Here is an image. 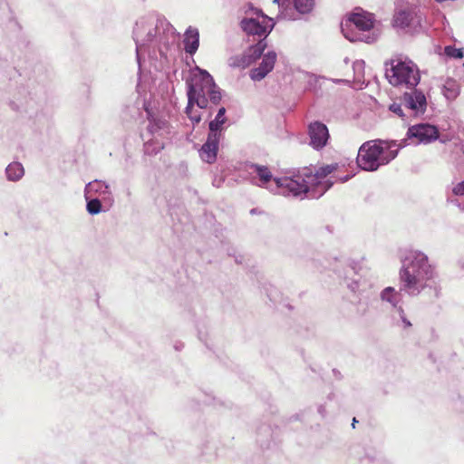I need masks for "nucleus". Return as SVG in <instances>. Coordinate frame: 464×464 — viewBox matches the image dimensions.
<instances>
[{
	"instance_id": "obj_20",
	"label": "nucleus",
	"mask_w": 464,
	"mask_h": 464,
	"mask_svg": "<svg viewBox=\"0 0 464 464\" xmlns=\"http://www.w3.org/2000/svg\"><path fill=\"white\" fill-rule=\"evenodd\" d=\"M184 48L187 53L193 55L199 46V32L197 28L189 26L184 34Z\"/></svg>"
},
{
	"instance_id": "obj_3",
	"label": "nucleus",
	"mask_w": 464,
	"mask_h": 464,
	"mask_svg": "<svg viewBox=\"0 0 464 464\" xmlns=\"http://www.w3.org/2000/svg\"><path fill=\"white\" fill-rule=\"evenodd\" d=\"M337 165L331 164L318 168L314 172L304 168L276 178L278 190L275 194L285 197L321 198L334 184L328 175L333 173Z\"/></svg>"
},
{
	"instance_id": "obj_29",
	"label": "nucleus",
	"mask_w": 464,
	"mask_h": 464,
	"mask_svg": "<svg viewBox=\"0 0 464 464\" xmlns=\"http://www.w3.org/2000/svg\"><path fill=\"white\" fill-rule=\"evenodd\" d=\"M444 53L450 58L461 59L464 56L463 49L448 45L444 48Z\"/></svg>"
},
{
	"instance_id": "obj_8",
	"label": "nucleus",
	"mask_w": 464,
	"mask_h": 464,
	"mask_svg": "<svg viewBox=\"0 0 464 464\" xmlns=\"http://www.w3.org/2000/svg\"><path fill=\"white\" fill-rule=\"evenodd\" d=\"M255 16L245 17L240 22V26L248 37H253V42L263 41L274 27L273 19L266 15L261 10L255 9Z\"/></svg>"
},
{
	"instance_id": "obj_35",
	"label": "nucleus",
	"mask_w": 464,
	"mask_h": 464,
	"mask_svg": "<svg viewBox=\"0 0 464 464\" xmlns=\"http://www.w3.org/2000/svg\"><path fill=\"white\" fill-rule=\"evenodd\" d=\"M348 62H349L348 58H345V59H344V63H348Z\"/></svg>"
},
{
	"instance_id": "obj_21",
	"label": "nucleus",
	"mask_w": 464,
	"mask_h": 464,
	"mask_svg": "<svg viewBox=\"0 0 464 464\" xmlns=\"http://www.w3.org/2000/svg\"><path fill=\"white\" fill-rule=\"evenodd\" d=\"M273 3L277 4L279 7V13L276 15V20H288V21H295L299 19L290 7H289V0H274Z\"/></svg>"
},
{
	"instance_id": "obj_4",
	"label": "nucleus",
	"mask_w": 464,
	"mask_h": 464,
	"mask_svg": "<svg viewBox=\"0 0 464 464\" xmlns=\"http://www.w3.org/2000/svg\"><path fill=\"white\" fill-rule=\"evenodd\" d=\"M200 81L188 82V105L185 112L188 119L198 124L201 121V115L194 110V105L200 109L208 108V103L217 105L221 101V92L215 83L212 76L205 70H200Z\"/></svg>"
},
{
	"instance_id": "obj_2",
	"label": "nucleus",
	"mask_w": 464,
	"mask_h": 464,
	"mask_svg": "<svg viewBox=\"0 0 464 464\" xmlns=\"http://www.w3.org/2000/svg\"><path fill=\"white\" fill-rule=\"evenodd\" d=\"M177 33L165 16L150 13L139 17L132 30V38L136 44V58L140 66L143 55L155 54L156 51L163 53L162 48L173 44Z\"/></svg>"
},
{
	"instance_id": "obj_34",
	"label": "nucleus",
	"mask_w": 464,
	"mask_h": 464,
	"mask_svg": "<svg viewBox=\"0 0 464 464\" xmlns=\"http://www.w3.org/2000/svg\"><path fill=\"white\" fill-rule=\"evenodd\" d=\"M354 424H356V420L353 419V427L354 428Z\"/></svg>"
},
{
	"instance_id": "obj_1",
	"label": "nucleus",
	"mask_w": 464,
	"mask_h": 464,
	"mask_svg": "<svg viewBox=\"0 0 464 464\" xmlns=\"http://www.w3.org/2000/svg\"><path fill=\"white\" fill-rule=\"evenodd\" d=\"M399 290L392 286L383 288L380 299L394 308L400 305L401 293L411 297L428 295L438 298L440 293L439 275L428 256L420 250H411L401 258L399 269Z\"/></svg>"
},
{
	"instance_id": "obj_19",
	"label": "nucleus",
	"mask_w": 464,
	"mask_h": 464,
	"mask_svg": "<svg viewBox=\"0 0 464 464\" xmlns=\"http://www.w3.org/2000/svg\"><path fill=\"white\" fill-rule=\"evenodd\" d=\"M446 201L449 204L458 206L461 209V205L459 203L458 197H464V179L458 181L454 180L446 188Z\"/></svg>"
},
{
	"instance_id": "obj_25",
	"label": "nucleus",
	"mask_w": 464,
	"mask_h": 464,
	"mask_svg": "<svg viewBox=\"0 0 464 464\" xmlns=\"http://www.w3.org/2000/svg\"><path fill=\"white\" fill-rule=\"evenodd\" d=\"M442 92L447 100L453 101L459 95L460 85L456 80L449 78L443 84Z\"/></svg>"
},
{
	"instance_id": "obj_5",
	"label": "nucleus",
	"mask_w": 464,
	"mask_h": 464,
	"mask_svg": "<svg viewBox=\"0 0 464 464\" xmlns=\"http://www.w3.org/2000/svg\"><path fill=\"white\" fill-rule=\"evenodd\" d=\"M406 146V140H373L364 142L359 149L358 166L366 171H375L380 167L393 160L399 150Z\"/></svg>"
},
{
	"instance_id": "obj_10",
	"label": "nucleus",
	"mask_w": 464,
	"mask_h": 464,
	"mask_svg": "<svg viewBox=\"0 0 464 464\" xmlns=\"http://www.w3.org/2000/svg\"><path fill=\"white\" fill-rule=\"evenodd\" d=\"M343 284L354 295H362L368 287L367 281L358 273L355 266L348 264L338 271Z\"/></svg>"
},
{
	"instance_id": "obj_15",
	"label": "nucleus",
	"mask_w": 464,
	"mask_h": 464,
	"mask_svg": "<svg viewBox=\"0 0 464 464\" xmlns=\"http://www.w3.org/2000/svg\"><path fill=\"white\" fill-rule=\"evenodd\" d=\"M310 144L315 150L323 149L329 139V131L322 122L314 121L309 125Z\"/></svg>"
},
{
	"instance_id": "obj_27",
	"label": "nucleus",
	"mask_w": 464,
	"mask_h": 464,
	"mask_svg": "<svg viewBox=\"0 0 464 464\" xmlns=\"http://www.w3.org/2000/svg\"><path fill=\"white\" fill-rule=\"evenodd\" d=\"M86 199V209L91 215H97L102 211V202L99 198H85Z\"/></svg>"
},
{
	"instance_id": "obj_26",
	"label": "nucleus",
	"mask_w": 464,
	"mask_h": 464,
	"mask_svg": "<svg viewBox=\"0 0 464 464\" xmlns=\"http://www.w3.org/2000/svg\"><path fill=\"white\" fill-rule=\"evenodd\" d=\"M295 13L298 14H310L314 7V0H293Z\"/></svg>"
},
{
	"instance_id": "obj_17",
	"label": "nucleus",
	"mask_w": 464,
	"mask_h": 464,
	"mask_svg": "<svg viewBox=\"0 0 464 464\" xmlns=\"http://www.w3.org/2000/svg\"><path fill=\"white\" fill-rule=\"evenodd\" d=\"M221 137L218 134H208L206 142L199 150V156L205 162L213 163L217 159Z\"/></svg>"
},
{
	"instance_id": "obj_6",
	"label": "nucleus",
	"mask_w": 464,
	"mask_h": 464,
	"mask_svg": "<svg viewBox=\"0 0 464 464\" xmlns=\"http://www.w3.org/2000/svg\"><path fill=\"white\" fill-rule=\"evenodd\" d=\"M343 36L350 42L373 43L378 38L373 14L361 9L350 14L341 24Z\"/></svg>"
},
{
	"instance_id": "obj_23",
	"label": "nucleus",
	"mask_w": 464,
	"mask_h": 464,
	"mask_svg": "<svg viewBox=\"0 0 464 464\" xmlns=\"http://www.w3.org/2000/svg\"><path fill=\"white\" fill-rule=\"evenodd\" d=\"M391 316L394 324H396L399 327L408 329L411 326V323L406 317L405 312L401 304L392 308Z\"/></svg>"
},
{
	"instance_id": "obj_18",
	"label": "nucleus",
	"mask_w": 464,
	"mask_h": 464,
	"mask_svg": "<svg viewBox=\"0 0 464 464\" xmlns=\"http://www.w3.org/2000/svg\"><path fill=\"white\" fill-rule=\"evenodd\" d=\"M419 23L415 11L410 7L400 9L393 16V25L398 28L405 29Z\"/></svg>"
},
{
	"instance_id": "obj_37",
	"label": "nucleus",
	"mask_w": 464,
	"mask_h": 464,
	"mask_svg": "<svg viewBox=\"0 0 464 464\" xmlns=\"http://www.w3.org/2000/svg\"><path fill=\"white\" fill-rule=\"evenodd\" d=\"M462 210H464V206L461 208Z\"/></svg>"
},
{
	"instance_id": "obj_14",
	"label": "nucleus",
	"mask_w": 464,
	"mask_h": 464,
	"mask_svg": "<svg viewBox=\"0 0 464 464\" xmlns=\"http://www.w3.org/2000/svg\"><path fill=\"white\" fill-rule=\"evenodd\" d=\"M276 58V53L274 51L265 53L258 66L249 72L251 80L255 82L263 80L274 69Z\"/></svg>"
},
{
	"instance_id": "obj_32",
	"label": "nucleus",
	"mask_w": 464,
	"mask_h": 464,
	"mask_svg": "<svg viewBox=\"0 0 464 464\" xmlns=\"http://www.w3.org/2000/svg\"><path fill=\"white\" fill-rule=\"evenodd\" d=\"M459 266L460 269L464 272V260H460L459 262Z\"/></svg>"
},
{
	"instance_id": "obj_12",
	"label": "nucleus",
	"mask_w": 464,
	"mask_h": 464,
	"mask_svg": "<svg viewBox=\"0 0 464 464\" xmlns=\"http://www.w3.org/2000/svg\"><path fill=\"white\" fill-rule=\"evenodd\" d=\"M406 137V141L411 140L416 145L420 143L429 144L439 139V130L434 125L420 123L411 126L407 130Z\"/></svg>"
},
{
	"instance_id": "obj_28",
	"label": "nucleus",
	"mask_w": 464,
	"mask_h": 464,
	"mask_svg": "<svg viewBox=\"0 0 464 464\" xmlns=\"http://www.w3.org/2000/svg\"><path fill=\"white\" fill-rule=\"evenodd\" d=\"M365 63L362 60H357L353 63V70L354 72V78L360 82L364 75Z\"/></svg>"
},
{
	"instance_id": "obj_22",
	"label": "nucleus",
	"mask_w": 464,
	"mask_h": 464,
	"mask_svg": "<svg viewBox=\"0 0 464 464\" xmlns=\"http://www.w3.org/2000/svg\"><path fill=\"white\" fill-rule=\"evenodd\" d=\"M226 108L221 107L218 109V113L214 120L210 121L208 123V129L210 134H218V136L222 137L223 125L227 121Z\"/></svg>"
},
{
	"instance_id": "obj_16",
	"label": "nucleus",
	"mask_w": 464,
	"mask_h": 464,
	"mask_svg": "<svg viewBox=\"0 0 464 464\" xmlns=\"http://www.w3.org/2000/svg\"><path fill=\"white\" fill-rule=\"evenodd\" d=\"M101 197L104 201L110 204L113 201L109 184L104 181L95 179L89 182L84 188V198Z\"/></svg>"
},
{
	"instance_id": "obj_13",
	"label": "nucleus",
	"mask_w": 464,
	"mask_h": 464,
	"mask_svg": "<svg viewBox=\"0 0 464 464\" xmlns=\"http://www.w3.org/2000/svg\"><path fill=\"white\" fill-rule=\"evenodd\" d=\"M266 47V43L259 41L251 45L244 53L233 56L229 59V65L236 68H246L260 58Z\"/></svg>"
},
{
	"instance_id": "obj_11",
	"label": "nucleus",
	"mask_w": 464,
	"mask_h": 464,
	"mask_svg": "<svg viewBox=\"0 0 464 464\" xmlns=\"http://www.w3.org/2000/svg\"><path fill=\"white\" fill-rule=\"evenodd\" d=\"M408 90L409 91H406L401 97L404 109L408 111L411 115H423L428 105L424 92L416 87Z\"/></svg>"
},
{
	"instance_id": "obj_33",
	"label": "nucleus",
	"mask_w": 464,
	"mask_h": 464,
	"mask_svg": "<svg viewBox=\"0 0 464 464\" xmlns=\"http://www.w3.org/2000/svg\"><path fill=\"white\" fill-rule=\"evenodd\" d=\"M334 82H347V81L345 80H342V79H336V80H332Z\"/></svg>"
},
{
	"instance_id": "obj_7",
	"label": "nucleus",
	"mask_w": 464,
	"mask_h": 464,
	"mask_svg": "<svg viewBox=\"0 0 464 464\" xmlns=\"http://www.w3.org/2000/svg\"><path fill=\"white\" fill-rule=\"evenodd\" d=\"M385 76L392 86L412 89L420 83L419 67L407 56L395 55L385 63Z\"/></svg>"
},
{
	"instance_id": "obj_30",
	"label": "nucleus",
	"mask_w": 464,
	"mask_h": 464,
	"mask_svg": "<svg viewBox=\"0 0 464 464\" xmlns=\"http://www.w3.org/2000/svg\"><path fill=\"white\" fill-rule=\"evenodd\" d=\"M390 111H392L393 113H395L396 115H398L399 117L401 118H404L406 116L404 111V107H403V103H398V102H393L390 105L389 107Z\"/></svg>"
},
{
	"instance_id": "obj_24",
	"label": "nucleus",
	"mask_w": 464,
	"mask_h": 464,
	"mask_svg": "<svg viewBox=\"0 0 464 464\" xmlns=\"http://www.w3.org/2000/svg\"><path fill=\"white\" fill-rule=\"evenodd\" d=\"M5 175L9 181L16 182L24 177V169L20 162L14 161L5 168Z\"/></svg>"
},
{
	"instance_id": "obj_31",
	"label": "nucleus",
	"mask_w": 464,
	"mask_h": 464,
	"mask_svg": "<svg viewBox=\"0 0 464 464\" xmlns=\"http://www.w3.org/2000/svg\"><path fill=\"white\" fill-rule=\"evenodd\" d=\"M318 412L324 417L325 415V411H324V406H319L318 407Z\"/></svg>"
},
{
	"instance_id": "obj_36",
	"label": "nucleus",
	"mask_w": 464,
	"mask_h": 464,
	"mask_svg": "<svg viewBox=\"0 0 464 464\" xmlns=\"http://www.w3.org/2000/svg\"><path fill=\"white\" fill-rule=\"evenodd\" d=\"M348 179L347 177H345L344 179H343V181H346Z\"/></svg>"
},
{
	"instance_id": "obj_9",
	"label": "nucleus",
	"mask_w": 464,
	"mask_h": 464,
	"mask_svg": "<svg viewBox=\"0 0 464 464\" xmlns=\"http://www.w3.org/2000/svg\"><path fill=\"white\" fill-rule=\"evenodd\" d=\"M246 171L251 176L253 184L269 190L275 194L278 190L276 178L274 177L267 166L250 163L246 166Z\"/></svg>"
}]
</instances>
